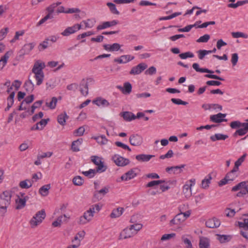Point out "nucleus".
Here are the masks:
<instances>
[{"label": "nucleus", "instance_id": "nucleus-1", "mask_svg": "<svg viewBox=\"0 0 248 248\" xmlns=\"http://www.w3.org/2000/svg\"><path fill=\"white\" fill-rule=\"evenodd\" d=\"M101 208V206L98 204L93 205L84 213L83 216L77 219L78 223L80 225H84L90 222L93 220L94 213L98 212Z\"/></svg>", "mask_w": 248, "mask_h": 248}, {"label": "nucleus", "instance_id": "nucleus-2", "mask_svg": "<svg viewBox=\"0 0 248 248\" xmlns=\"http://www.w3.org/2000/svg\"><path fill=\"white\" fill-rule=\"evenodd\" d=\"M45 67V64L41 61H37L34 64L32 72L35 75V78L37 81V85H40L43 82L44 75L43 69Z\"/></svg>", "mask_w": 248, "mask_h": 248}, {"label": "nucleus", "instance_id": "nucleus-3", "mask_svg": "<svg viewBox=\"0 0 248 248\" xmlns=\"http://www.w3.org/2000/svg\"><path fill=\"white\" fill-rule=\"evenodd\" d=\"M12 191L6 190L0 195V213L4 214L11 202Z\"/></svg>", "mask_w": 248, "mask_h": 248}, {"label": "nucleus", "instance_id": "nucleus-4", "mask_svg": "<svg viewBox=\"0 0 248 248\" xmlns=\"http://www.w3.org/2000/svg\"><path fill=\"white\" fill-rule=\"evenodd\" d=\"M232 192L239 191L236 196L238 197H243L248 194V181H243L233 186L231 189Z\"/></svg>", "mask_w": 248, "mask_h": 248}, {"label": "nucleus", "instance_id": "nucleus-5", "mask_svg": "<svg viewBox=\"0 0 248 248\" xmlns=\"http://www.w3.org/2000/svg\"><path fill=\"white\" fill-rule=\"evenodd\" d=\"M46 217V212L44 209L37 212L30 221L31 227L32 228L36 227L40 224Z\"/></svg>", "mask_w": 248, "mask_h": 248}, {"label": "nucleus", "instance_id": "nucleus-6", "mask_svg": "<svg viewBox=\"0 0 248 248\" xmlns=\"http://www.w3.org/2000/svg\"><path fill=\"white\" fill-rule=\"evenodd\" d=\"M138 174V169L134 168L130 169L124 174L121 177L116 180L117 182L121 183L123 181H128L135 178Z\"/></svg>", "mask_w": 248, "mask_h": 248}, {"label": "nucleus", "instance_id": "nucleus-7", "mask_svg": "<svg viewBox=\"0 0 248 248\" xmlns=\"http://www.w3.org/2000/svg\"><path fill=\"white\" fill-rule=\"evenodd\" d=\"M246 123H241L239 121H235L231 122L230 123V126L231 128L233 129H235L237 128H239L242 127V128H240L237 130L233 134V136L236 137L237 135L242 136L245 135L247 133V131H245V132H242L241 130H244L246 128Z\"/></svg>", "mask_w": 248, "mask_h": 248}, {"label": "nucleus", "instance_id": "nucleus-8", "mask_svg": "<svg viewBox=\"0 0 248 248\" xmlns=\"http://www.w3.org/2000/svg\"><path fill=\"white\" fill-rule=\"evenodd\" d=\"M238 170L233 168L231 171L226 174L224 179L219 182L218 185L222 186L235 180L238 175Z\"/></svg>", "mask_w": 248, "mask_h": 248}, {"label": "nucleus", "instance_id": "nucleus-9", "mask_svg": "<svg viewBox=\"0 0 248 248\" xmlns=\"http://www.w3.org/2000/svg\"><path fill=\"white\" fill-rule=\"evenodd\" d=\"M92 161L97 166L96 171L99 172H104L106 169L107 167L104 165L103 161V158L96 155H93L91 157Z\"/></svg>", "mask_w": 248, "mask_h": 248}, {"label": "nucleus", "instance_id": "nucleus-10", "mask_svg": "<svg viewBox=\"0 0 248 248\" xmlns=\"http://www.w3.org/2000/svg\"><path fill=\"white\" fill-rule=\"evenodd\" d=\"M185 221L184 217L182 216V214L179 213L170 221V226H176L177 229L182 230L183 227V223Z\"/></svg>", "mask_w": 248, "mask_h": 248}, {"label": "nucleus", "instance_id": "nucleus-11", "mask_svg": "<svg viewBox=\"0 0 248 248\" xmlns=\"http://www.w3.org/2000/svg\"><path fill=\"white\" fill-rule=\"evenodd\" d=\"M195 185V179H191L186 182L183 188V192L186 198H190L192 195V187Z\"/></svg>", "mask_w": 248, "mask_h": 248}, {"label": "nucleus", "instance_id": "nucleus-12", "mask_svg": "<svg viewBox=\"0 0 248 248\" xmlns=\"http://www.w3.org/2000/svg\"><path fill=\"white\" fill-rule=\"evenodd\" d=\"M111 159L115 165L119 167L125 166L128 165L130 163L129 159L117 154L113 155L112 156Z\"/></svg>", "mask_w": 248, "mask_h": 248}, {"label": "nucleus", "instance_id": "nucleus-13", "mask_svg": "<svg viewBox=\"0 0 248 248\" xmlns=\"http://www.w3.org/2000/svg\"><path fill=\"white\" fill-rule=\"evenodd\" d=\"M29 197L26 196L25 193L22 192L18 193L17 195V199L16 200V208L17 209H21L24 207Z\"/></svg>", "mask_w": 248, "mask_h": 248}, {"label": "nucleus", "instance_id": "nucleus-14", "mask_svg": "<svg viewBox=\"0 0 248 248\" xmlns=\"http://www.w3.org/2000/svg\"><path fill=\"white\" fill-rule=\"evenodd\" d=\"M94 187L96 189L94 193V196L98 200H101L106 194L109 192L110 187L108 186H105L102 187L101 189L97 190L98 186L97 184L96 183H94Z\"/></svg>", "mask_w": 248, "mask_h": 248}, {"label": "nucleus", "instance_id": "nucleus-15", "mask_svg": "<svg viewBox=\"0 0 248 248\" xmlns=\"http://www.w3.org/2000/svg\"><path fill=\"white\" fill-rule=\"evenodd\" d=\"M130 143L135 146H140L143 142V139L142 136L138 134H134L131 135L129 139Z\"/></svg>", "mask_w": 248, "mask_h": 248}, {"label": "nucleus", "instance_id": "nucleus-16", "mask_svg": "<svg viewBox=\"0 0 248 248\" xmlns=\"http://www.w3.org/2000/svg\"><path fill=\"white\" fill-rule=\"evenodd\" d=\"M81 29V25L80 24H75L71 27L66 28L62 33L61 34L63 36H68L72 34L75 33Z\"/></svg>", "mask_w": 248, "mask_h": 248}, {"label": "nucleus", "instance_id": "nucleus-17", "mask_svg": "<svg viewBox=\"0 0 248 248\" xmlns=\"http://www.w3.org/2000/svg\"><path fill=\"white\" fill-rule=\"evenodd\" d=\"M135 59L134 56L131 55H124L120 57L116 58L114 59V62L119 64L126 63Z\"/></svg>", "mask_w": 248, "mask_h": 248}, {"label": "nucleus", "instance_id": "nucleus-18", "mask_svg": "<svg viewBox=\"0 0 248 248\" xmlns=\"http://www.w3.org/2000/svg\"><path fill=\"white\" fill-rule=\"evenodd\" d=\"M147 67V65L145 63H140L136 66L132 67L129 73L131 75H139Z\"/></svg>", "mask_w": 248, "mask_h": 248}, {"label": "nucleus", "instance_id": "nucleus-19", "mask_svg": "<svg viewBox=\"0 0 248 248\" xmlns=\"http://www.w3.org/2000/svg\"><path fill=\"white\" fill-rule=\"evenodd\" d=\"M135 234L132 231L131 227L129 226L124 229L120 233L119 239H124L130 238L134 236Z\"/></svg>", "mask_w": 248, "mask_h": 248}, {"label": "nucleus", "instance_id": "nucleus-20", "mask_svg": "<svg viewBox=\"0 0 248 248\" xmlns=\"http://www.w3.org/2000/svg\"><path fill=\"white\" fill-rule=\"evenodd\" d=\"M226 116V114L219 113L217 114L211 115L210 119L212 122L217 123H221L223 121L226 122L227 120L224 119Z\"/></svg>", "mask_w": 248, "mask_h": 248}, {"label": "nucleus", "instance_id": "nucleus-21", "mask_svg": "<svg viewBox=\"0 0 248 248\" xmlns=\"http://www.w3.org/2000/svg\"><path fill=\"white\" fill-rule=\"evenodd\" d=\"M205 225L208 228H216L220 225V221L218 219L214 217L207 220L206 221Z\"/></svg>", "mask_w": 248, "mask_h": 248}, {"label": "nucleus", "instance_id": "nucleus-22", "mask_svg": "<svg viewBox=\"0 0 248 248\" xmlns=\"http://www.w3.org/2000/svg\"><path fill=\"white\" fill-rule=\"evenodd\" d=\"M119 23V21L117 20H113L110 21H106L102 23L101 24L97 27L98 30H103L112 26H115Z\"/></svg>", "mask_w": 248, "mask_h": 248}, {"label": "nucleus", "instance_id": "nucleus-23", "mask_svg": "<svg viewBox=\"0 0 248 248\" xmlns=\"http://www.w3.org/2000/svg\"><path fill=\"white\" fill-rule=\"evenodd\" d=\"M85 234L86 232L84 231L78 232L74 236V239L72 240V242L73 243H76L80 246L81 241L84 238Z\"/></svg>", "mask_w": 248, "mask_h": 248}, {"label": "nucleus", "instance_id": "nucleus-24", "mask_svg": "<svg viewBox=\"0 0 248 248\" xmlns=\"http://www.w3.org/2000/svg\"><path fill=\"white\" fill-rule=\"evenodd\" d=\"M35 45L34 43L26 44L24 45L20 52L23 55L28 54L34 48Z\"/></svg>", "mask_w": 248, "mask_h": 248}, {"label": "nucleus", "instance_id": "nucleus-25", "mask_svg": "<svg viewBox=\"0 0 248 248\" xmlns=\"http://www.w3.org/2000/svg\"><path fill=\"white\" fill-rule=\"evenodd\" d=\"M79 90L81 93L84 95L86 96L88 94V85L87 82L83 79L79 84Z\"/></svg>", "mask_w": 248, "mask_h": 248}, {"label": "nucleus", "instance_id": "nucleus-26", "mask_svg": "<svg viewBox=\"0 0 248 248\" xmlns=\"http://www.w3.org/2000/svg\"><path fill=\"white\" fill-rule=\"evenodd\" d=\"M121 45L118 43L107 44L104 46V49L108 51H117L121 48Z\"/></svg>", "mask_w": 248, "mask_h": 248}, {"label": "nucleus", "instance_id": "nucleus-27", "mask_svg": "<svg viewBox=\"0 0 248 248\" xmlns=\"http://www.w3.org/2000/svg\"><path fill=\"white\" fill-rule=\"evenodd\" d=\"M13 54V51L12 50H10L7 51L4 55L1 57L0 60V70L3 69V68L6 65L7 60L9 59L10 55Z\"/></svg>", "mask_w": 248, "mask_h": 248}, {"label": "nucleus", "instance_id": "nucleus-28", "mask_svg": "<svg viewBox=\"0 0 248 248\" xmlns=\"http://www.w3.org/2000/svg\"><path fill=\"white\" fill-rule=\"evenodd\" d=\"M200 248H210V240L209 238L202 237L200 239Z\"/></svg>", "mask_w": 248, "mask_h": 248}, {"label": "nucleus", "instance_id": "nucleus-29", "mask_svg": "<svg viewBox=\"0 0 248 248\" xmlns=\"http://www.w3.org/2000/svg\"><path fill=\"white\" fill-rule=\"evenodd\" d=\"M57 102V98L55 97H53L50 100H46L45 106L49 109H53L56 108Z\"/></svg>", "mask_w": 248, "mask_h": 248}, {"label": "nucleus", "instance_id": "nucleus-30", "mask_svg": "<svg viewBox=\"0 0 248 248\" xmlns=\"http://www.w3.org/2000/svg\"><path fill=\"white\" fill-rule=\"evenodd\" d=\"M93 103L96 105L100 107H108L109 105V102L105 99L101 97H98L93 101Z\"/></svg>", "mask_w": 248, "mask_h": 248}, {"label": "nucleus", "instance_id": "nucleus-31", "mask_svg": "<svg viewBox=\"0 0 248 248\" xmlns=\"http://www.w3.org/2000/svg\"><path fill=\"white\" fill-rule=\"evenodd\" d=\"M228 138V136L227 135L217 133L211 136L210 138L212 141H216L217 140H224Z\"/></svg>", "mask_w": 248, "mask_h": 248}, {"label": "nucleus", "instance_id": "nucleus-32", "mask_svg": "<svg viewBox=\"0 0 248 248\" xmlns=\"http://www.w3.org/2000/svg\"><path fill=\"white\" fill-rule=\"evenodd\" d=\"M83 141L82 139H79L77 140L74 141L72 143L71 149L74 152H78L79 150V146L81 145Z\"/></svg>", "mask_w": 248, "mask_h": 248}, {"label": "nucleus", "instance_id": "nucleus-33", "mask_svg": "<svg viewBox=\"0 0 248 248\" xmlns=\"http://www.w3.org/2000/svg\"><path fill=\"white\" fill-rule=\"evenodd\" d=\"M193 68L198 72L200 73H208L210 74L214 73V71L210 70L207 68H200L199 65L197 63H194L192 64Z\"/></svg>", "mask_w": 248, "mask_h": 248}, {"label": "nucleus", "instance_id": "nucleus-34", "mask_svg": "<svg viewBox=\"0 0 248 248\" xmlns=\"http://www.w3.org/2000/svg\"><path fill=\"white\" fill-rule=\"evenodd\" d=\"M153 155L140 154L136 155V158L139 161L141 162H147L149 161L152 157H154Z\"/></svg>", "mask_w": 248, "mask_h": 248}, {"label": "nucleus", "instance_id": "nucleus-35", "mask_svg": "<svg viewBox=\"0 0 248 248\" xmlns=\"http://www.w3.org/2000/svg\"><path fill=\"white\" fill-rule=\"evenodd\" d=\"M50 189V185H46L41 187L39 190V193L41 196L45 197L49 193V190Z\"/></svg>", "mask_w": 248, "mask_h": 248}, {"label": "nucleus", "instance_id": "nucleus-36", "mask_svg": "<svg viewBox=\"0 0 248 248\" xmlns=\"http://www.w3.org/2000/svg\"><path fill=\"white\" fill-rule=\"evenodd\" d=\"M95 22V19L92 18L83 20L81 24H83L85 25V28H92L94 26Z\"/></svg>", "mask_w": 248, "mask_h": 248}, {"label": "nucleus", "instance_id": "nucleus-37", "mask_svg": "<svg viewBox=\"0 0 248 248\" xmlns=\"http://www.w3.org/2000/svg\"><path fill=\"white\" fill-rule=\"evenodd\" d=\"M217 239L221 243H224L230 241L232 239V236L229 235L217 234Z\"/></svg>", "mask_w": 248, "mask_h": 248}, {"label": "nucleus", "instance_id": "nucleus-38", "mask_svg": "<svg viewBox=\"0 0 248 248\" xmlns=\"http://www.w3.org/2000/svg\"><path fill=\"white\" fill-rule=\"evenodd\" d=\"M32 181L29 179H26L21 181L19 186L22 188L28 189L32 186Z\"/></svg>", "mask_w": 248, "mask_h": 248}, {"label": "nucleus", "instance_id": "nucleus-39", "mask_svg": "<svg viewBox=\"0 0 248 248\" xmlns=\"http://www.w3.org/2000/svg\"><path fill=\"white\" fill-rule=\"evenodd\" d=\"M122 116L124 119L127 121H131L136 119L135 115L132 112L128 111L124 112Z\"/></svg>", "mask_w": 248, "mask_h": 248}, {"label": "nucleus", "instance_id": "nucleus-40", "mask_svg": "<svg viewBox=\"0 0 248 248\" xmlns=\"http://www.w3.org/2000/svg\"><path fill=\"white\" fill-rule=\"evenodd\" d=\"M187 205H186L185 204L180 205L179 207V211L181 212L180 214H182V216L184 217L185 220H186L188 217H189L191 211L190 210H188L185 212H182L184 210V208L186 207H187Z\"/></svg>", "mask_w": 248, "mask_h": 248}, {"label": "nucleus", "instance_id": "nucleus-41", "mask_svg": "<svg viewBox=\"0 0 248 248\" xmlns=\"http://www.w3.org/2000/svg\"><path fill=\"white\" fill-rule=\"evenodd\" d=\"M68 116L65 112L60 114L58 116V122L62 125H64L66 123V120L67 119Z\"/></svg>", "mask_w": 248, "mask_h": 248}, {"label": "nucleus", "instance_id": "nucleus-42", "mask_svg": "<svg viewBox=\"0 0 248 248\" xmlns=\"http://www.w3.org/2000/svg\"><path fill=\"white\" fill-rule=\"evenodd\" d=\"M15 92H12L10 94L9 97L7 98V107L5 108V110H8L12 107L14 103V99L15 97Z\"/></svg>", "mask_w": 248, "mask_h": 248}, {"label": "nucleus", "instance_id": "nucleus-43", "mask_svg": "<svg viewBox=\"0 0 248 248\" xmlns=\"http://www.w3.org/2000/svg\"><path fill=\"white\" fill-rule=\"evenodd\" d=\"M123 208H118L116 209H114L110 214V217L111 218H116L119 217L123 213Z\"/></svg>", "mask_w": 248, "mask_h": 248}, {"label": "nucleus", "instance_id": "nucleus-44", "mask_svg": "<svg viewBox=\"0 0 248 248\" xmlns=\"http://www.w3.org/2000/svg\"><path fill=\"white\" fill-rule=\"evenodd\" d=\"M132 91V85L129 82L124 83L123 93L126 94H129Z\"/></svg>", "mask_w": 248, "mask_h": 248}, {"label": "nucleus", "instance_id": "nucleus-45", "mask_svg": "<svg viewBox=\"0 0 248 248\" xmlns=\"http://www.w3.org/2000/svg\"><path fill=\"white\" fill-rule=\"evenodd\" d=\"M212 177L210 174H208L202 182V186L203 188H206L209 186V185L210 183Z\"/></svg>", "mask_w": 248, "mask_h": 248}, {"label": "nucleus", "instance_id": "nucleus-46", "mask_svg": "<svg viewBox=\"0 0 248 248\" xmlns=\"http://www.w3.org/2000/svg\"><path fill=\"white\" fill-rule=\"evenodd\" d=\"M96 140L98 143L101 145H105L108 143V139L105 136L102 135L101 136L93 138Z\"/></svg>", "mask_w": 248, "mask_h": 248}, {"label": "nucleus", "instance_id": "nucleus-47", "mask_svg": "<svg viewBox=\"0 0 248 248\" xmlns=\"http://www.w3.org/2000/svg\"><path fill=\"white\" fill-rule=\"evenodd\" d=\"M244 216L248 217V213L243 215ZM238 224L239 227L248 229V218H244L242 221H238Z\"/></svg>", "mask_w": 248, "mask_h": 248}, {"label": "nucleus", "instance_id": "nucleus-48", "mask_svg": "<svg viewBox=\"0 0 248 248\" xmlns=\"http://www.w3.org/2000/svg\"><path fill=\"white\" fill-rule=\"evenodd\" d=\"M66 217H67L65 215L59 217L55 221L53 222L52 226L54 227H60L63 221L62 219Z\"/></svg>", "mask_w": 248, "mask_h": 248}, {"label": "nucleus", "instance_id": "nucleus-49", "mask_svg": "<svg viewBox=\"0 0 248 248\" xmlns=\"http://www.w3.org/2000/svg\"><path fill=\"white\" fill-rule=\"evenodd\" d=\"M49 44L48 42V39H46V38L45 39L44 41L42 43H40L38 47L39 51H43L45 49L47 48L49 46Z\"/></svg>", "mask_w": 248, "mask_h": 248}, {"label": "nucleus", "instance_id": "nucleus-50", "mask_svg": "<svg viewBox=\"0 0 248 248\" xmlns=\"http://www.w3.org/2000/svg\"><path fill=\"white\" fill-rule=\"evenodd\" d=\"M232 36L234 38H238L240 37L247 39L248 38V35L242 32H232Z\"/></svg>", "mask_w": 248, "mask_h": 248}, {"label": "nucleus", "instance_id": "nucleus-51", "mask_svg": "<svg viewBox=\"0 0 248 248\" xmlns=\"http://www.w3.org/2000/svg\"><path fill=\"white\" fill-rule=\"evenodd\" d=\"M246 156L247 154H245L241 157H240L236 161H235L234 168L239 170V167L244 162Z\"/></svg>", "mask_w": 248, "mask_h": 248}, {"label": "nucleus", "instance_id": "nucleus-52", "mask_svg": "<svg viewBox=\"0 0 248 248\" xmlns=\"http://www.w3.org/2000/svg\"><path fill=\"white\" fill-rule=\"evenodd\" d=\"M107 5L109 8L110 11L113 14L115 15H119L120 13L117 10L116 6L114 4L111 2H108L107 3Z\"/></svg>", "mask_w": 248, "mask_h": 248}, {"label": "nucleus", "instance_id": "nucleus-53", "mask_svg": "<svg viewBox=\"0 0 248 248\" xmlns=\"http://www.w3.org/2000/svg\"><path fill=\"white\" fill-rule=\"evenodd\" d=\"M225 216L231 218L234 216L236 212L234 209H232L230 208H227L224 211Z\"/></svg>", "mask_w": 248, "mask_h": 248}, {"label": "nucleus", "instance_id": "nucleus-54", "mask_svg": "<svg viewBox=\"0 0 248 248\" xmlns=\"http://www.w3.org/2000/svg\"><path fill=\"white\" fill-rule=\"evenodd\" d=\"M97 172L96 170L90 169L89 170L83 171L82 173L89 178H92L95 175Z\"/></svg>", "mask_w": 248, "mask_h": 248}, {"label": "nucleus", "instance_id": "nucleus-55", "mask_svg": "<svg viewBox=\"0 0 248 248\" xmlns=\"http://www.w3.org/2000/svg\"><path fill=\"white\" fill-rule=\"evenodd\" d=\"M54 17L53 15L49 13H47V15L43 18H42L37 23V26H40L45 23L47 20L52 19Z\"/></svg>", "mask_w": 248, "mask_h": 248}, {"label": "nucleus", "instance_id": "nucleus-56", "mask_svg": "<svg viewBox=\"0 0 248 248\" xmlns=\"http://www.w3.org/2000/svg\"><path fill=\"white\" fill-rule=\"evenodd\" d=\"M165 182V180H154V181L149 182L147 184L146 187H153L154 186H157L159 184H162Z\"/></svg>", "mask_w": 248, "mask_h": 248}, {"label": "nucleus", "instance_id": "nucleus-57", "mask_svg": "<svg viewBox=\"0 0 248 248\" xmlns=\"http://www.w3.org/2000/svg\"><path fill=\"white\" fill-rule=\"evenodd\" d=\"M73 182L76 186H81L84 181L81 176H77L73 178Z\"/></svg>", "mask_w": 248, "mask_h": 248}, {"label": "nucleus", "instance_id": "nucleus-58", "mask_svg": "<svg viewBox=\"0 0 248 248\" xmlns=\"http://www.w3.org/2000/svg\"><path fill=\"white\" fill-rule=\"evenodd\" d=\"M135 235L137 233L142 227L141 224H135L130 226Z\"/></svg>", "mask_w": 248, "mask_h": 248}, {"label": "nucleus", "instance_id": "nucleus-59", "mask_svg": "<svg viewBox=\"0 0 248 248\" xmlns=\"http://www.w3.org/2000/svg\"><path fill=\"white\" fill-rule=\"evenodd\" d=\"M198 57L200 60H202L205 56L211 53V51L206 50H200L197 52Z\"/></svg>", "mask_w": 248, "mask_h": 248}, {"label": "nucleus", "instance_id": "nucleus-60", "mask_svg": "<svg viewBox=\"0 0 248 248\" xmlns=\"http://www.w3.org/2000/svg\"><path fill=\"white\" fill-rule=\"evenodd\" d=\"M185 167V165H181L180 166H177L173 167L172 171L174 174H179L182 172L183 169Z\"/></svg>", "mask_w": 248, "mask_h": 248}, {"label": "nucleus", "instance_id": "nucleus-61", "mask_svg": "<svg viewBox=\"0 0 248 248\" xmlns=\"http://www.w3.org/2000/svg\"><path fill=\"white\" fill-rule=\"evenodd\" d=\"M24 86L27 91L31 92L33 90L34 84L31 80H29L25 83Z\"/></svg>", "mask_w": 248, "mask_h": 248}, {"label": "nucleus", "instance_id": "nucleus-62", "mask_svg": "<svg viewBox=\"0 0 248 248\" xmlns=\"http://www.w3.org/2000/svg\"><path fill=\"white\" fill-rule=\"evenodd\" d=\"M42 103V100H39L34 102L31 108V113L33 114L35 111V109L37 108H39L41 106Z\"/></svg>", "mask_w": 248, "mask_h": 248}, {"label": "nucleus", "instance_id": "nucleus-63", "mask_svg": "<svg viewBox=\"0 0 248 248\" xmlns=\"http://www.w3.org/2000/svg\"><path fill=\"white\" fill-rule=\"evenodd\" d=\"M25 33L24 30L16 31L14 38L11 40L12 43L15 42L16 40H19V37L22 36Z\"/></svg>", "mask_w": 248, "mask_h": 248}, {"label": "nucleus", "instance_id": "nucleus-64", "mask_svg": "<svg viewBox=\"0 0 248 248\" xmlns=\"http://www.w3.org/2000/svg\"><path fill=\"white\" fill-rule=\"evenodd\" d=\"M194 56V54L189 51L181 53L179 55L180 58L182 59H186L188 58H193Z\"/></svg>", "mask_w": 248, "mask_h": 248}]
</instances>
